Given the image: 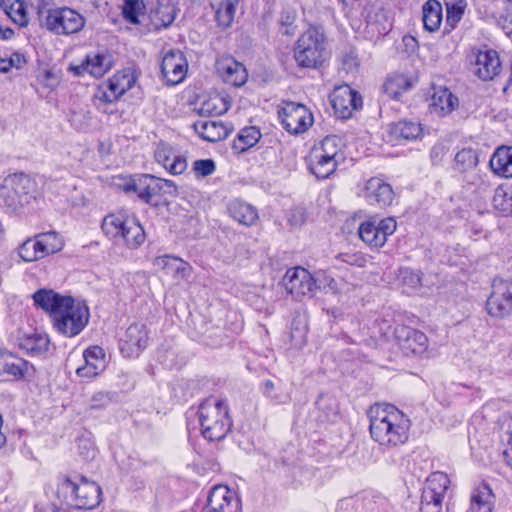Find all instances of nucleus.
<instances>
[{
    "label": "nucleus",
    "instance_id": "1",
    "mask_svg": "<svg viewBox=\"0 0 512 512\" xmlns=\"http://www.w3.org/2000/svg\"><path fill=\"white\" fill-rule=\"evenodd\" d=\"M36 305L50 314L53 327L66 337L78 335L89 321V309L68 296H61L53 290L41 289L34 293Z\"/></svg>",
    "mask_w": 512,
    "mask_h": 512
},
{
    "label": "nucleus",
    "instance_id": "2",
    "mask_svg": "<svg viewBox=\"0 0 512 512\" xmlns=\"http://www.w3.org/2000/svg\"><path fill=\"white\" fill-rule=\"evenodd\" d=\"M367 416L370 436L382 449L392 450L408 441L410 420L394 405L376 403Z\"/></svg>",
    "mask_w": 512,
    "mask_h": 512
},
{
    "label": "nucleus",
    "instance_id": "3",
    "mask_svg": "<svg viewBox=\"0 0 512 512\" xmlns=\"http://www.w3.org/2000/svg\"><path fill=\"white\" fill-rule=\"evenodd\" d=\"M199 422L203 437L209 441H218L226 437L231 429L227 403L215 397L203 401L198 409Z\"/></svg>",
    "mask_w": 512,
    "mask_h": 512
},
{
    "label": "nucleus",
    "instance_id": "4",
    "mask_svg": "<svg viewBox=\"0 0 512 512\" xmlns=\"http://www.w3.org/2000/svg\"><path fill=\"white\" fill-rule=\"evenodd\" d=\"M104 234L116 242H123L128 248L136 249L141 246L146 235L139 221L121 213H112L102 221Z\"/></svg>",
    "mask_w": 512,
    "mask_h": 512
},
{
    "label": "nucleus",
    "instance_id": "5",
    "mask_svg": "<svg viewBox=\"0 0 512 512\" xmlns=\"http://www.w3.org/2000/svg\"><path fill=\"white\" fill-rule=\"evenodd\" d=\"M36 9L46 28L57 34H73L85 25V18L68 7L51 8L45 0H37Z\"/></svg>",
    "mask_w": 512,
    "mask_h": 512
},
{
    "label": "nucleus",
    "instance_id": "6",
    "mask_svg": "<svg viewBox=\"0 0 512 512\" xmlns=\"http://www.w3.org/2000/svg\"><path fill=\"white\" fill-rule=\"evenodd\" d=\"M59 493L71 507L93 509L100 504L102 492L97 483L81 477L78 482L65 478L60 485Z\"/></svg>",
    "mask_w": 512,
    "mask_h": 512
},
{
    "label": "nucleus",
    "instance_id": "7",
    "mask_svg": "<svg viewBox=\"0 0 512 512\" xmlns=\"http://www.w3.org/2000/svg\"><path fill=\"white\" fill-rule=\"evenodd\" d=\"M324 34L316 27L307 29L298 39L294 58L301 67L312 68L324 59Z\"/></svg>",
    "mask_w": 512,
    "mask_h": 512
},
{
    "label": "nucleus",
    "instance_id": "8",
    "mask_svg": "<svg viewBox=\"0 0 512 512\" xmlns=\"http://www.w3.org/2000/svg\"><path fill=\"white\" fill-rule=\"evenodd\" d=\"M450 480L447 474L437 471L426 480L420 502V512H442Z\"/></svg>",
    "mask_w": 512,
    "mask_h": 512
},
{
    "label": "nucleus",
    "instance_id": "9",
    "mask_svg": "<svg viewBox=\"0 0 512 512\" xmlns=\"http://www.w3.org/2000/svg\"><path fill=\"white\" fill-rule=\"evenodd\" d=\"M278 117L284 129L291 134L303 133L313 124L312 113L300 103H284L278 111Z\"/></svg>",
    "mask_w": 512,
    "mask_h": 512
},
{
    "label": "nucleus",
    "instance_id": "10",
    "mask_svg": "<svg viewBox=\"0 0 512 512\" xmlns=\"http://www.w3.org/2000/svg\"><path fill=\"white\" fill-rule=\"evenodd\" d=\"M283 284L286 291L296 300L313 297L317 292L313 275L302 267L288 269L283 277Z\"/></svg>",
    "mask_w": 512,
    "mask_h": 512
},
{
    "label": "nucleus",
    "instance_id": "11",
    "mask_svg": "<svg viewBox=\"0 0 512 512\" xmlns=\"http://www.w3.org/2000/svg\"><path fill=\"white\" fill-rule=\"evenodd\" d=\"M396 221L393 218H386L380 221L368 220L360 224L358 234L360 239L369 246L382 247L389 235L396 230Z\"/></svg>",
    "mask_w": 512,
    "mask_h": 512
},
{
    "label": "nucleus",
    "instance_id": "12",
    "mask_svg": "<svg viewBox=\"0 0 512 512\" xmlns=\"http://www.w3.org/2000/svg\"><path fill=\"white\" fill-rule=\"evenodd\" d=\"M207 512H241V500L226 485H215L207 497Z\"/></svg>",
    "mask_w": 512,
    "mask_h": 512
},
{
    "label": "nucleus",
    "instance_id": "13",
    "mask_svg": "<svg viewBox=\"0 0 512 512\" xmlns=\"http://www.w3.org/2000/svg\"><path fill=\"white\" fill-rule=\"evenodd\" d=\"M394 337L406 355L421 356L427 351L428 338L419 330L405 325H397L394 329Z\"/></svg>",
    "mask_w": 512,
    "mask_h": 512
},
{
    "label": "nucleus",
    "instance_id": "14",
    "mask_svg": "<svg viewBox=\"0 0 512 512\" xmlns=\"http://www.w3.org/2000/svg\"><path fill=\"white\" fill-rule=\"evenodd\" d=\"M32 187L31 179L24 174H16L5 180L0 190V199L8 207H16L27 200Z\"/></svg>",
    "mask_w": 512,
    "mask_h": 512
},
{
    "label": "nucleus",
    "instance_id": "15",
    "mask_svg": "<svg viewBox=\"0 0 512 512\" xmlns=\"http://www.w3.org/2000/svg\"><path fill=\"white\" fill-rule=\"evenodd\" d=\"M113 66L112 56L106 52H92L86 55L80 64H71L69 71L75 76H81L85 73L99 78L107 73Z\"/></svg>",
    "mask_w": 512,
    "mask_h": 512
},
{
    "label": "nucleus",
    "instance_id": "16",
    "mask_svg": "<svg viewBox=\"0 0 512 512\" xmlns=\"http://www.w3.org/2000/svg\"><path fill=\"white\" fill-rule=\"evenodd\" d=\"M136 77L131 70H122L114 74L103 88L97 92V98L105 103L117 101L126 91L131 89Z\"/></svg>",
    "mask_w": 512,
    "mask_h": 512
},
{
    "label": "nucleus",
    "instance_id": "17",
    "mask_svg": "<svg viewBox=\"0 0 512 512\" xmlns=\"http://www.w3.org/2000/svg\"><path fill=\"white\" fill-rule=\"evenodd\" d=\"M487 312L496 318L508 316L512 311V291L507 282H494L486 302Z\"/></svg>",
    "mask_w": 512,
    "mask_h": 512
},
{
    "label": "nucleus",
    "instance_id": "18",
    "mask_svg": "<svg viewBox=\"0 0 512 512\" xmlns=\"http://www.w3.org/2000/svg\"><path fill=\"white\" fill-rule=\"evenodd\" d=\"M188 63L181 51L170 50L167 52L161 63L163 78L169 85H176L182 82L187 74Z\"/></svg>",
    "mask_w": 512,
    "mask_h": 512
},
{
    "label": "nucleus",
    "instance_id": "19",
    "mask_svg": "<svg viewBox=\"0 0 512 512\" xmlns=\"http://www.w3.org/2000/svg\"><path fill=\"white\" fill-rule=\"evenodd\" d=\"M331 103L340 118H348L353 110L361 106L362 98L348 85L336 88L331 94Z\"/></svg>",
    "mask_w": 512,
    "mask_h": 512
},
{
    "label": "nucleus",
    "instance_id": "20",
    "mask_svg": "<svg viewBox=\"0 0 512 512\" xmlns=\"http://www.w3.org/2000/svg\"><path fill=\"white\" fill-rule=\"evenodd\" d=\"M216 70L225 83L235 87L244 85L248 79V72L245 66L230 56L218 58Z\"/></svg>",
    "mask_w": 512,
    "mask_h": 512
},
{
    "label": "nucleus",
    "instance_id": "21",
    "mask_svg": "<svg viewBox=\"0 0 512 512\" xmlns=\"http://www.w3.org/2000/svg\"><path fill=\"white\" fill-rule=\"evenodd\" d=\"M147 343L148 335L145 325L132 324L125 332L120 350L126 357L138 356L139 353L147 346Z\"/></svg>",
    "mask_w": 512,
    "mask_h": 512
},
{
    "label": "nucleus",
    "instance_id": "22",
    "mask_svg": "<svg viewBox=\"0 0 512 512\" xmlns=\"http://www.w3.org/2000/svg\"><path fill=\"white\" fill-rule=\"evenodd\" d=\"M155 160L173 175L182 174L187 168L185 157L166 143H159L155 150Z\"/></svg>",
    "mask_w": 512,
    "mask_h": 512
},
{
    "label": "nucleus",
    "instance_id": "23",
    "mask_svg": "<svg viewBox=\"0 0 512 512\" xmlns=\"http://www.w3.org/2000/svg\"><path fill=\"white\" fill-rule=\"evenodd\" d=\"M153 266L171 275L176 280L188 279L192 272L191 265L181 258L172 255H163L154 258Z\"/></svg>",
    "mask_w": 512,
    "mask_h": 512
},
{
    "label": "nucleus",
    "instance_id": "24",
    "mask_svg": "<svg viewBox=\"0 0 512 512\" xmlns=\"http://www.w3.org/2000/svg\"><path fill=\"white\" fill-rule=\"evenodd\" d=\"M501 63L496 51H480L474 63V73L482 80H492L499 72Z\"/></svg>",
    "mask_w": 512,
    "mask_h": 512
},
{
    "label": "nucleus",
    "instance_id": "25",
    "mask_svg": "<svg viewBox=\"0 0 512 512\" xmlns=\"http://www.w3.org/2000/svg\"><path fill=\"white\" fill-rule=\"evenodd\" d=\"M365 191L366 198L371 205L385 207L393 200L394 193L391 186L377 177L367 181Z\"/></svg>",
    "mask_w": 512,
    "mask_h": 512
},
{
    "label": "nucleus",
    "instance_id": "26",
    "mask_svg": "<svg viewBox=\"0 0 512 512\" xmlns=\"http://www.w3.org/2000/svg\"><path fill=\"white\" fill-rule=\"evenodd\" d=\"M125 190L135 192L138 197L146 203H149L153 196L159 195L156 177L149 174H143L134 178L130 183L125 185Z\"/></svg>",
    "mask_w": 512,
    "mask_h": 512
},
{
    "label": "nucleus",
    "instance_id": "27",
    "mask_svg": "<svg viewBox=\"0 0 512 512\" xmlns=\"http://www.w3.org/2000/svg\"><path fill=\"white\" fill-rule=\"evenodd\" d=\"M194 130L202 139L208 142L223 140L229 134V129L224 123L216 120H200L194 123Z\"/></svg>",
    "mask_w": 512,
    "mask_h": 512
},
{
    "label": "nucleus",
    "instance_id": "28",
    "mask_svg": "<svg viewBox=\"0 0 512 512\" xmlns=\"http://www.w3.org/2000/svg\"><path fill=\"white\" fill-rule=\"evenodd\" d=\"M492 171L505 178L512 177V146H502L495 150L491 159Z\"/></svg>",
    "mask_w": 512,
    "mask_h": 512
},
{
    "label": "nucleus",
    "instance_id": "29",
    "mask_svg": "<svg viewBox=\"0 0 512 512\" xmlns=\"http://www.w3.org/2000/svg\"><path fill=\"white\" fill-rule=\"evenodd\" d=\"M32 367L27 361L8 351H0V373L23 377Z\"/></svg>",
    "mask_w": 512,
    "mask_h": 512
},
{
    "label": "nucleus",
    "instance_id": "30",
    "mask_svg": "<svg viewBox=\"0 0 512 512\" xmlns=\"http://www.w3.org/2000/svg\"><path fill=\"white\" fill-rule=\"evenodd\" d=\"M458 105V99L447 88H440L431 97L430 111L439 116L451 113Z\"/></svg>",
    "mask_w": 512,
    "mask_h": 512
},
{
    "label": "nucleus",
    "instance_id": "31",
    "mask_svg": "<svg viewBox=\"0 0 512 512\" xmlns=\"http://www.w3.org/2000/svg\"><path fill=\"white\" fill-rule=\"evenodd\" d=\"M320 153V151L311 152L309 167L317 178L326 179L336 170L338 159H331Z\"/></svg>",
    "mask_w": 512,
    "mask_h": 512
},
{
    "label": "nucleus",
    "instance_id": "32",
    "mask_svg": "<svg viewBox=\"0 0 512 512\" xmlns=\"http://www.w3.org/2000/svg\"><path fill=\"white\" fill-rule=\"evenodd\" d=\"M230 215L238 223L251 226L258 219V212L255 207L240 200L232 201L228 206Z\"/></svg>",
    "mask_w": 512,
    "mask_h": 512
},
{
    "label": "nucleus",
    "instance_id": "33",
    "mask_svg": "<svg viewBox=\"0 0 512 512\" xmlns=\"http://www.w3.org/2000/svg\"><path fill=\"white\" fill-rule=\"evenodd\" d=\"M50 339L47 334L33 332L19 338V347L32 355H40L48 350Z\"/></svg>",
    "mask_w": 512,
    "mask_h": 512
},
{
    "label": "nucleus",
    "instance_id": "34",
    "mask_svg": "<svg viewBox=\"0 0 512 512\" xmlns=\"http://www.w3.org/2000/svg\"><path fill=\"white\" fill-rule=\"evenodd\" d=\"M494 495L490 487L483 484L477 487L471 496L469 512H491L494 503Z\"/></svg>",
    "mask_w": 512,
    "mask_h": 512
},
{
    "label": "nucleus",
    "instance_id": "35",
    "mask_svg": "<svg viewBox=\"0 0 512 512\" xmlns=\"http://www.w3.org/2000/svg\"><path fill=\"white\" fill-rule=\"evenodd\" d=\"M423 24L429 32L438 30L442 21V6L437 0H429L423 5Z\"/></svg>",
    "mask_w": 512,
    "mask_h": 512
},
{
    "label": "nucleus",
    "instance_id": "36",
    "mask_svg": "<svg viewBox=\"0 0 512 512\" xmlns=\"http://www.w3.org/2000/svg\"><path fill=\"white\" fill-rule=\"evenodd\" d=\"M17 253L25 262H34L45 257L37 235L24 241L18 247Z\"/></svg>",
    "mask_w": 512,
    "mask_h": 512
},
{
    "label": "nucleus",
    "instance_id": "37",
    "mask_svg": "<svg viewBox=\"0 0 512 512\" xmlns=\"http://www.w3.org/2000/svg\"><path fill=\"white\" fill-rule=\"evenodd\" d=\"M391 134L406 140L417 139L422 134L420 123L402 120L391 125Z\"/></svg>",
    "mask_w": 512,
    "mask_h": 512
},
{
    "label": "nucleus",
    "instance_id": "38",
    "mask_svg": "<svg viewBox=\"0 0 512 512\" xmlns=\"http://www.w3.org/2000/svg\"><path fill=\"white\" fill-rule=\"evenodd\" d=\"M37 237L45 257L59 252L64 246L63 239L55 231L37 234Z\"/></svg>",
    "mask_w": 512,
    "mask_h": 512
},
{
    "label": "nucleus",
    "instance_id": "39",
    "mask_svg": "<svg viewBox=\"0 0 512 512\" xmlns=\"http://www.w3.org/2000/svg\"><path fill=\"white\" fill-rule=\"evenodd\" d=\"M411 88V82L404 75H395L388 78L383 84V90L386 95L393 99L399 98L402 92Z\"/></svg>",
    "mask_w": 512,
    "mask_h": 512
},
{
    "label": "nucleus",
    "instance_id": "40",
    "mask_svg": "<svg viewBox=\"0 0 512 512\" xmlns=\"http://www.w3.org/2000/svg\"><path fill=\"white\" fill-rule=\"evenodd\" d=\"M261 134L255 127L243 128L237 135V139L234 141L233 147L243 152L248 148L254 146L260 139Z\"/></svg>",
    "mask_w": 512,
    "mask_h": 512
},
{
    "label": "nucleus",
    "instance_id": "41",
    "mask_svg": "<svg viewBox=\"0 0 512 512\" xmlns=\"http://www.w3.org/2000/svg\"><path fill=\"white\" fill-rule=\"evenodd\" d=\"M446 6V23L453 29L462 19L467 3L465 0H444Z\"/></svg>",
    "mask_w": 512,
    "mask_h": 512
},
{
    "label": "nucleus",
    "instance_id": "42",
    "mask_svg": "<svg viewBox=\"0 0 512 512\" xmlns=\"http://www.w3.org/2000/svg\"><path fill=\"white\" fill-rule=\"evenodd\" d=\"M455 169L460 172H466L475 168L478 164V157L474 150L462 149L455 155Z\"/></svg>",
    "mask_w": 512,
    "mask_h": 512
},
{
    "label": "nucleus",
    "instance_id": "43",
    "mask_svg": "<svg viewBox=\"0 0 512 512\" xmlns=\"http://www.w3.org/2000/svg\"><path fill=\"white\" fill-rule=\"evenodd\" d=\"M399 279L406 294L416 292L421 286V274L408 268L400 270Z\"/></svg>",
    "mask_w": 512,
    "mask_h": 512
},
{
    "label": "nucleus",
    "instance_id": "44",
    "mask_svg": "<svg viewBox=\"0 0 512 512\" xmlns=\"http://www.w3.org/2000/svg\"><path fill=\"white\" fill-rule=\"evenodd\" d=\"M227 110V102L223 97L217 94L210 96L200 107V113L207 115H221Z\"/></svg>",
    "mask_w": 512,
    "mask_h": 512
},
{
    "label": "nucleus",
    "instance_id": "45",
    "mask_svg": "<svg viewBox=\"0 0 512 512\" xmlns=\"http://www.w3.org/2000/svg\"><path fill=\"white\" fill-rule=\"evenodd\" d=\"M503 444V458L505 463L512 468V417L505 420L501 434Z\"/></svg>",
    "mask_w": 512,
    "mask_h": 512
},
{
    "label": "nucleus",
    "instance_id": "46",
    "mask_svg": "<svg viewBox=\"0 0 512 512\" xmlns=\"http://www.w3.org/2000/svg\"><path fill=\"white\" fill-rule=\"evenodd\" d=\"M340 139L337 136L325 137L319 146L313 148L312 151H320V154L328 156L331 159H337L340 154Z\"/></svg>",
    "mask_w": 512,
    "mask_h": 512
},
{
    "label": "nucleus",
    "instance_id": "47",
    "mask_svg": "<svg viewBox=\"0 0 512 512\" xmlns=\"http://www.w3.org/2000/svg\"><path fill=\"white\" fill-rule=\"evenodd\" d=\"M494 208L504 216L512 214V197L503 189H497L493 197Z\"/></svg>",
    "mask_w": 512,
    "mask_h": 512
},
{
    "label": "nucleus",
    "instance_id": "48",
    "mask_svg": "<svg viewBox=\"0 0 512 512\" xmlns=\"http://www.w3.org/2000/svg\"><path fill=\"white\" fill-rule=\"evenodd\" d=\"M5 13L15 24L19 26H26L28 24L29 18L27 15L26 7L21 0L16 2L14 6H10L9 10H7Z\"/></svg>",
    "mask_w": 512,
    "mask_h": 512
},
{
    "label": "nucleus",
    "instance_id": "49",
    "mask_svg": "<svg viewBox=\"0 0 512 512\" xmlns=\"http://www.w3.org/2000/svg\"><path fill=\"white\" fill-rule=\"evenodd\" d=\"M144 8L143 2L139 0H125L123 7L124 17L132 24L139 23L138 15Z\"/></svg>",
    "mask_w": 512,
    "mask_h": 512
},
{
    "label": "nucleus",
    "instance_id": "50",
    "mask_svg": "<svg viewBox=\"0 0 512 512\" xmlns=\"http://www.w3.org/2000/svg\"><path fill=\"white\" fill-rule=\"evenodd\" d=\"M175 16V8L170 4H159L155 11V18L163 27H167L172 24Z\"/></svg>",
    "mask_w": 512,
    "mask_h": 512
},
{
    "label": "nucleus",
    "instance_id": "51",
    "mask_svg": "<svg viewBox=\"0 0 512 512\" xmlns=\"http://www.w3.org/2000/svg\"><path fill=\"white\" fill-rule=\"evenodd\" d=\"M314 281L317 285V290L329 289L333 293L338 292V284L336 280L325 271H317L314 274Z\"/></svg>",
    "mask_w": 512,
    "mask_h": 512
},
{
    "label": "nucleus",
    "instance_id": "52",
    "mask_svg": "<svg viewBox=\"0 0 512 512\" xmlns=\"http://www.w3.org/2000/svg\"><path fill=\"white\" fill-rule=\"evenodd\" d=\"M337 258L351 266L364 267L367 263L366 256L361 252L341 253Z\"/></svg>",
    "mask_w": 512,
    "mask_h": 512
},
{
    "label": "nucleus",
    "instance_id": "53",
    "mask_svg": "<svg viewBox=\"0 0 512 512\" xmlns=\"http://www.w3.org/2000/svg\"><path fill=\"white\" fill-rule=\"evenodd\" d=\"M213 11L215 13V20L219 26L227 28L232 24L236 12L235 10L229 9V11H227L225 6H221L219 10L213 9Z\"/></svg>",
    "mask_w": 512,
    "mask_h": 512
},
{
    "label": "nucleus",
    "instance_id": "54",
    "mask_svg": "<svg viewBox=\"0 0 512 512\" xmlns=\"http://www.w3.org/2000/svg\"><path fill=\"white\" fill-rule=\"evenodd\" d=\"M101 369V363L93 364L91 360H85V365L78 367L76 373L79 377L92 378L98 375Z\"/></svg>",
    "mask_w": 512,
    "mask_h": 512
},
{
    "label": "nucleus",
    "instance_id": "55",
    "mask_svg": "<svg viewBox=\"0 0 512 512\" xmlns=\"http://www.w3.org/2000/svg\"><path fill=\"white\" fill-rule=\"evenodd\" d=\"M104 356V351L99 346H93L83 353L84 360H91L93 364H97L99 361V363H101V369L105 367Z\"/></svg>",
    "mask_w": 512,
    "mask_h": 512
},
{
    "label": "nucleus",
    "instance_id": "56",
    "mask_svg": "<svg viewBox=\"0 0 512 512\" xmlns=\"http://www.w3.org/2000/svg\"><path fill=\"white\" fill-rule=\"evenodd\" d=\"M194 170L201 176L211 175L215 171V163L211 159H202L194 162Z\"/></svg>",
    "mask_w": 512,
    "mask_h": 512
},
{
    "label": "nucleus",
    "instance_id": "57",
    "mask_svg": "<svg viewBox=\"0 0 512 512\" xmlns=\"http://www.w3.org/2000/svg\"><path fill=\"white\" fill-rule=\"evenodd\" d=\"M156 184L157 187L159 188V195L168 194L171 196H175L177 194V187L175 183L171 180L156 177Z\"/></svg>",
    "mask_w": 512,
    "mask_h": 512
},
{
    "label": "nucleus",
    "instance_id": "58",
    "mask_svg": "<svg viewBox=\"0 0 512 512\" xmlns=\"http://www.w3.org/2000/svg\"><path fill=\"white\" fill-rule=\"evenodd\" d=\"M111 399L107 393L98 392L93 395L91 398L90 407L92 409H100L107 406L110 403Z\"/></svg>",
    "mask_w": 512,
    "mask_h": 512
},
{
    "label": "nucleus",
    "instance_id": "59",
    "mask_svg": "<svg viewBox=\"0 0 512 512\" xmlns=\"http://www.w3.org/2000/svg\"><path fill=\"white\" fill-rule=\"evenodd\" d=\"M80 453L86 458H94L96 455V450L93 444L88 439H81L79 441Z\"/></svg>",
    "mask_w": 512,
    "mask_h": 512
},
{
    "label": "nucleus",
    "instance_id": "60",
    "mask_svg": "<svg viewBox=\"0 0 512 512\" xmlns=\"http://www.w3.org/2000/svg\"><path fill=\"white\" fill-rule=\"evenodd\" d=\"M239 0H210V6L212 9H220L221 6H225V9L229 11V9L236 11V6Z\"/></svg>",
    "mask_w": 512,
    "mask_h": 512
},
{
    "label": "nucleus",
    "instance_id": "61",
    "mask_svg": "<svg viewBox=\"0 0 512 512\" xmlns=\"http://www.w3.org/2000/svg\"><path fill=\"white\" fill-rule=\"evenodd\" d=\"M296 19V11L294 9H284L280 15V23L285 26H290Z\"/></svg>",
    "mask_w": 512,
    "mask_h": 512
},
{
    "label": "nucleus",
    "instance_id": "62",
    "mask_svg": "<svg viewBox=\"0 0 512 512\" xmlns=\"http://www.w3.org/2000/svg\"><path fill=\"white\" fill-rule=\"evenodd\" d=\"M445 146L442 144H436L432 147L430 152V158L433 163H438L442 160L444 154H445Z\"/></svg>",
    "mask_w": 512,
    "mask_h": 512
},
{
    "label": "nucleus",
    "instance_id": "63",
    "mask_svg": "<svg viewBox=\"0 0 512 512\" xmlns=\"http://www.w3.org/2000/svg\"><path fill=\"white\" fill-rule=\"evenodd\" d=\"M14 66V58L10 57L7 58H1L0 57V72L6 73L8 72L12 67Z\"/></svg>",
    "mask_w": 512,
    "mask_h": 512
},
{
    "label": "nucleus",
    "instance_id": "64",
    "mask_svg": "<svg viewBox=\"0 0 512 512\" xmlns=\"http://www.w3.org/2000/svg\"><path fill=\"white\" fill-rule=\"evenodd\" d=\"M14 35V32L12 29L10 28H6V29H3L2 28V31L0 32V38L3 39V40H8L10 39L12 36Z\"/></svg>",
    "mask_w": 512,
    "mask_h": 512
}]
</instances>
